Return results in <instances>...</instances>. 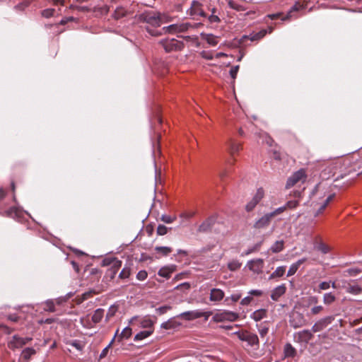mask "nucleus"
I'll use <instances>...</instances> for the list:
<instances>
[{"label":"nucleus","mask_w":362,"mask_h":362,"mask_svg":"<svg viewBox=\"0 0 362 362\" xmlns=\"http://www.w3.org/2000/svg\"><path fill=\"white\" fill-rule=\"evenodd\" d=\"M112 341H113V340H112V341L105 349H103V350L102 351V352L100 354V358H103L107 356L109 349L111 347Z\"/></svg>","instance_id":"e2e57ef3"},{"label":"nucleus","mask_w":362,"mask_h":362,"mask_svg":"<svg viewBox=\"0 0 362 362\" xmlns=\"http://www.w3.org/2000/svg\"><path fill=\"white\" fill-rule=\"evenodd\" d=\"M121 267V260H114L113 264L107 270L105 277L110 280L113 279Z\"/></svg>","instance_id":"4468645a"},{"label":"nucleus","mask_w":362,"mask_h":362,"mask_svg":"<svg viewBox=\"0 0 362 362\" xmlns=\"http://www.w3.org/2000/svg\"><path fill=\"white\" fill-rule=\"evenodd\" d=\"M117 310H118L117 305H111L109 308L107 313L106 314L105 320L109 321L113 316H115V315L116 314Z\"/></svg>","instance_id":"e433bc0d"},{"label":"nucleus","mask_w":362,"mask_h":362,"mask_svg":"<svg viewBox=\"0 0 362 362\" xmlns=\"http://www.w3.org/2000/svg\"><path fill=\"white\" fill-rule=\"evenodd\" d=\"M18 213V210L16 207H11L8 210L6 211V216L9 217H14L17 216Z\"/></svg>","instance_id":"603ef678"},{"label":"nucleus","mask_w":362,"mask_h":362,"mask_svg":"<svg viewBox=\"0 0 362 362\" xmlns=\"http://www.w3.org/2000/svg\"><path fill=\"white\" fill-rule=\"evenodd\" d=\"M36 354V351L33 348H25L21 353V357L27 362L32 356Z\"/></svg>","instance_id":"2f4dec72"},{"label":"nucleus","mask_w":362,"mask_h":362,"mask_svg":"<svg viewBox=\"0 0 362 362\" xmlns=\"http://www.w3.org/2000/svg\"><path fill=\"white\" fill-rule=\"evenodd\" d=\"M334 320V317L332 315L321 318L313 325L312 327V332L315 333L322 331L327 326L330 325Z\"/></svg>","instance_id":"1a4fd4ad"},{"label":"nucleus","mask_w":362,"mask_h":362,"mask_svg":"<svg viewBox=\"0 0 362 362\" xmlns=\"http://www.w3.org/2000/svg\"><path fill=\"white\" fill-rule=\"evenodd\" d=\"M208 20H209V23H218L221 22L220 18L216 14H211V16H209L208 17Z\"/></svg>","instance_id":"052dcab7"},{"label":"nucleus","mask_w":362,"mask_h":362,"mask_svg":"<svg viewBox=\"0 0 362 362\" xmlns=\"http://www.w3.org/2000/svg\"><path fill=\"white\" fill-rule=\"evenodd\" d=\"M141 326L147 329H153V322L148 317H145L141 321Z\"/></svg>","instance_id":"ea45409f"},{"label":"nucleus","mask_w":362,"mask_h":362,"mask_svg":"<svg viewBox=\"0 0 362 362\" xmlns=\"http://www.w3.org/2000/svg\"><path fill=\"white\" fill-rule=\"evenodd\" d=\"M306 261V258H302L298 259L295 263L292 264L288 271L287 276H291L296 274L299 269L300 266Z\"/></svg>","instance_id":"4be33fe9"},{"label":"nucleus","mask_w":362,"mask_h":362,"mask_svg":"<svg viewBox=\"0 0 362 362\" xmlns=\"http://www.w3.org/2000/svg\"><path fill=\"white\" fill-rule=\"evenodd\" d=\"M177 317L186 320H192L201 317L199 310L187 311L180 314Z\"/></svg>","instance_id":"6ab92c4d"},{"label":"nucleus","mask_w":362,"mask_h":362,"mask_svg":"<svg viewBox=\"0 0 362 362\" xmlns=\"http://www.w3.org/2000/svg\"><path fill=\"white\" fill-rule=\"evenodd\" d=\"M286 291V287L285 284H281L280 286H278L275 288H274L271 293V298L274 300L277 301L280 298L281 296H282Z\"/></svg>","instance_id":"f3484780"},{"label":"nucleus","mask_w":362,"mask_h":362,"mask_svg":"<svg viewBox=\"0 0 362 362\" xmlns=\"http://www.w3.org/2000/svg\"><path fill=\"white\" fill-rule=\"evenodd\" d=\"M168 231V228L164 226V225H158L156 233L158 235H165Z\"/></svg>","instance_id":"09e8293b"},{"label":"nucleus","mask_w":362,"mask_h":362,"mask_svg":"<svg viewBox=\"0 0 362 362\" xmlns=\"http://www.w3.org/2000/svg\"><path fill=\"white\" fill-rule=\"evenodd\" d=\"M138 20L141 23H146L157 28L160 27L163 23H169L171 21V18L159 12L146 11L139 15Z\"/></svg>","instance_id":"f257e3e1"},{"label":"nucleus","mask_w":362,"mask_h":362,"mask_svg":"<svg viewBox=\"0 0 362 362\" xmlns=\"http://www.w3.org/2000/svg\"><path fill=\"white\" fill-rule=\"evenodd\" d=\"M234 334L242 341H246L250 346H259V341L258 336L248 330L244 329L234 332Z\"/></svg>","instance_id":"f03ea898"},{"label":"nucleus","mask_w":362,"mask_h":362,"mask_svg":"<svg viewBox=\"0 0 362 362\" xmlns=\"http://www.w3.org/2000/svg\"><path fill=\"white\" fill-rule=\"evenodd\" d=\"M225 293L220 288H212L210 291L209 299L213 302H218L224 298Z\"/></svg>","instance_id":"a211bd4d"},{"label":"nucleus","mask_w":362,"mask_h":362,"mask_svg":"<svg viewBox=\"0 0 362 362\" xmlns=\"http://www.w3.org/2000/svg\"><path fill=\"white\" fill-rule=\"evenodd\" d=\"M175 271V266L172 265L170 267H164L160 269L158 274L165 279H169L171 274Z\"/></svg>","instance_id":"412c9836"},{"label":"nucleus","mask_w":362,"mask_h":362,"mask_svg":"<svg viewBox=\"0 0 362 362\" xmlns=\"http://www.w3.org/2000/svg\"><path fill=\"white\" fill-rule=\"evenodd\" d=\"M239 68H240L239 65H237V66H233L231 68V69L230 70V75L233 80H235L237 76Z\"/></svg>","instance_id":"bf43d9fd"},{"label":"nucleus","mask_w":362,"mask_h":362,"mask_svg":"<svg viewBox=\"0 0 362 362\" xmlns=\"http://www.w3.org/2000/svg\"><path fill=\"white\" fill-rule=\"evenodd\" d=\"M319 250H320L324 254H326L329 252V247L325 244H320L318 247Z\"/></svg>","instance_id":"774afa93"},{"label":"nucleus","mask_w":362,"mask_h":362,"mask_svg":"<svg viewBox=\"0 0 362 362\" xmlns=\"http://www.w3.org/2000/svg\"><path fill=\"white\" fill-rule=\"evenodd\" d=\"M132 335V329L129 327H125L120 335L121 338L129 339Z\"/></svg>","instance_id":"8fccbe9b"},{"label":"nucleus","mask_w":362,"mask_h":362,"mask_svg":"<svg viewBox=\"0 0 362 362\" xmlns=\"http://www.w3.org/2000/svg\"><path fill=\"white\" fill-rule=\"evenodd\" d=\"M319 288L320 290H327L330 288V282L322 281L320 284Z\"/></svg>","instance_id":"338daca9"},{"label":"nucleus","mask_w":362,"mask_h":362,"mask_svg":"<svg viewBox=\"0 0 362 362\" xmlns=\"http://www.w3.org/2000/svg\"><path fill=\"white\" fill-rule=\"evenodd\" d=\"M267 322L262 323L259 325H257L258 327V331L262 337L266 336L269 332V327L266 325Z\"/></svg>","instance_id":"a19ab883"},{"label":"nucleus","mask_w":362,"mask_h":362,"mask_svg":"<svg viewBox=\"0 0 362 362\" xmlns=\"http://www.w3.org/2000/svg\"><path fill=\"white\" fill-rule=\"evenodd\" d=\"M306 179L305 171L303 169H300L296 173H294L287 180L286 187L290 188L298 182H304Z\"/></svg>","instance_id":"0eeeda50"},{"label":"nucleus","mask_w":362,"mask_h":362,"mask_svg":"<svg viewBox=\"0 0 362 362\" xmlns=\"http://www.w3.org/2000/svg\"><path fill=\"white\" fill-rule=\"evenodd\" d=\"M153 329L141 331L135 335L134 339L136 341L143 340V339L147 338L148 337H149L150 335H151L153 334Z\"/></svg>","instance_id":"c756f323"},{"label":"nucleus","mask_w":362,"mask_h":362,"mask_svg":"<svg viewBox=\"0 0 362 362\" xmlns=\"http://www.w3.org/2000/svg\"><path fill=\"white\" fill-rule=\"evenodd\" d=\"M166 52L180 49L181 43L175 39L165 40L160 42Z\"/></svg>","instance_id":"ddd939ff"},{"label":"nucleus","mask_w":362,"mask_h":362,"mask_svg":"<svg viewBox=\"0 0 362 362\" xmlns=\"http://www.w3.org/2000/svg\"><path fill=\"white\" fill-rule=\"evenodd\" d=\"M32 340L30 337H20L17 335H14L12 339L8 342V346L11 349H16L22 347L25 345L28 342Z\"/></svg>","instance_id":"9d476101"},{"label":"nucleus","mask_w":362,"mask_h":362,"mask_svg":"<svg viewBox=\"0 0 362 362\" xmlns=\"http://www.w3.org/2000/svg\"><path fill=\"white\" fill-rule=\"evenodd\" d=\"M252 297L247 296L241 300L240 304L242 305H248L252 302Z\"/></svg>","instance_id":"69168bd1"},{"label":"nucleus","mask_w":362,"mask_h":362,"mask_svg":"<svg viewBox=\"0 0 362 362\" xmlns=\"http://www.w3.org/2000/svg\"><path fill=\"white\" fill-rule=\"evenodd\" d=\"M45 307L44 310L47 312L54 313L56 311L54 303L52 300H48L45 303Z\"/></svg>","instance_id":"79ce46f5"},{"label":"nucleus","mask_w":362,"mask_h":362,"mask_svg":"<svg viewBox=\"0 0 362 362\" xmlns=\"http://www.w3.org/2000/svg\"><path fill=\"white\" fill-rule=\"evenodd\" d=\"M286 209V206L284 205V206L279 207L274 210V211L269 213V214L272 216V218L276 216V215H279L281 213H283Z\"/></svg>","instance_id":"4d7b16f0"},{"label":"nucleus","mask_w":362,"mask_h":362,"mask_svg":"<svg viewBox=\"0 0 362 362\" xmlns=\"http://www.w3.org/2000/svg\"><path fill=\"white\" fill-rule=\"evenodd\" d=\"M114 260H119L117 258H105L103 260V266H110L111 267L113 264Z\"/></svg>","instance_id":"680f3d73"},{"label":"nucleus","mask_w":362,"mask_h":362,"mask_svg":"<svg viewBox=\"0 0 362 362\" xmlns=\"http://www.w3.org/2000/svg\"><path fill=\"white\" fill-rule=\"evenodd\" d=\"M264 197V191L263 188L260 187L257 189L252 199L246 204L245 210L247 212L252 211L255 208V206L259 203V202L263 199Z\"/></svg>","instance_id":"6e6552de"},{"label":"nucleus","mask_w":362,"mask_h":362,"mask_svg":"<svg viewBox=\"0 0 362 362\" xmlns=\"http://www.w3.org/2000/svg\"><path fill=\"white\" fill-rule=\"evenodd\" d=\"M201 25H202L201 23H197L194 25H192V24H190L189 23L172 24L169 26L163 27V30L165 33L175 34L177 33H182V32L187 31L189 28L198 27Z\"/></svg>","instance_id":"39448f33"},{"label":"nucleus","mask_w":362,"mask_h":362,"mask_svg":"<svg viewBox=\"0 0 362 362\" xmlns=\"http://www.w3.org/2000/svg\"><path fill=\"white\" fill-rule=\"evenodd\" d=\"M194 215H195V212H194V211H192V212H186L185 211V212H182L180 214V217L186 218V219H189V218H192Z\"/></svg>","instance_id":"0e129e2a"},{"label":"nucleus","mask_w":362,"mask_h":362,"mask_svg":"<svg viewBox=\"0 0 362 362\" xmlns=\"http://www.w3.org/2000/svg\"><path fill=\"white\" fill-rule=\"evenodd\" d=\"M105 310L102 308H98L94 311L91 320L94 324L99 323L104 317Z\"/></svg>","instance_id":"393cba45"},{"label":"nucleus","mask_w":362,"mask_h":362,"mask_svg":"<svg viewBox=\"0 0 362 362\" xmlns=\"http://www.w3.org/2000/svg\"><path fill=\"white\" fill-rule=\"evenodd\" d=\"M176 216H171L169 215H162L160 220L166 223H171L176 220Z\"/></svg>","instance_id":"49530a36"},{"label":"nucleus","mask_w":362,"mask_h":362,"mask_svg":"<svg viewBox=\"0 0 362 362\" xmlns=\"http://www.w3.org/2000/svg\"><path fill=\"white\" fill-rule=\"evenodd\" d=\"M148 276V274L145 270L139 271L136 274V279L139 281L145 280Z\"/></svg>","instance_id":"5fc2aeb1"},{"label":"nucleus","mask_w":362,"mask_h":362,"mask_svg":"<svg viewBox=\"0 0 362 362\" xmlns=\"http://www.w3.org/2000/svg\"><path fill=\"white\" fill-rule=\"evenodd\" d=\"M55 10L54 8H46L42 11V16L45 18H49L54 15Z\"/></svg>","instance_id":"3c124183"},{"label":"nucleus","mask_w":362,"mask_h":362,"mask_svg":"<svg viewBox=\"0 0 362 362\" xmlns=\"http://www.w3.org/2000/svg\"><path fill=\"white\" fill-rule=\"evenodd\" d=\"M344 288H346L347 293L358 295L362 292V288L358 284H351L349 283L347 284V286H344Z\"/></svg>","instance_id":"b1692460"},{"label":"nucleus","mask_w":362,"mask_h":362,"mask_svg":"<svg viewBox=\"0 0 362 362\" xmlns=\"http://www.w3.org/2000/svg\"><path fill=\"white\" fill-rule=\"evenodd\" d=\"M179 325H180V323H178L173 319H170V320H168L167 322H163L161 325V327L165 329H174V328L178 327Z\"/></svg>","instance_id":"473e14b6"},{"label":"nucleus","mask_w":362,"mask_h":362,"mask_svg":"<svg viewBox=\"0 0 362 362\" xmlns=\"http://www.w3.org/2000/svg\"><path fill=\"white\" fill-rule=\"evenodd\" d=\"M345 272L347 273V274L349 276H356L357 274H358L359 273H361V270L360 269H357V268H351V269H347Z\"/></svg>","instance_id":"864d4df0"},{"label":"nucleus","mask_w":362,"mask_h":362,"mask_svg":"<svg viewBox=\"0 0 362 362\" xmlns=\"http://www.w3.org/2000/svg\"><path fill=\"white\" fill-rule=\"evenodd\" d=\"M249 269L255 273L259 274L262 272L264 260L262 259H252L248 262Z\"/></svg>","instance_id":"dca6fc26"},{"label":"nucleus","mask_w":362,"mask_h":362,"mask_svg":"<svg viewBox=\"0 0 362 362\" xmlns=\"http://www.w3.org/2000/svg\"><path fill=\"white\" fill-rule=\"evenodd\" d=\"M285 357L294 358L296 356V349L289 343H287L284 346Z\"/></svg>","instance_id":"bb28decb"},{"label":"nucleus","mask_w":362,"mask_h":362,"mask_svg":"<svg viewBox=\"0 0 362 362\" xmlns=\"http://www.w3.org/2000/svg\"><path fill=\"white\" fill-rule=\"evenodd\" d=\"M154 250L156 254H158L161 256H168L173 251L172 247L165 246H156Z\"/></svg>","instance_id":"7c9ffc66"},{"label":"nucleus","mask_w":362,"mask_h":362,"mask_svg":"<svg viewBox=\"0 0 362 362\" xmlns=\"http://www.w3.org/2000/svg\"><path fill=\"white\" fill-rule=\"evenodd\" d=\"M334 197V194H330L324 202L323 204L317 210L315 216H318L319 214H322L323 211L325 209V208L327 206L329 203L333 199Z\"/></svg>","instance_id":"c9c22d12"},{"label":"nucleus","mask_w":362,"mask_h":362,"mask_svg":"<svg viewBox=\"0 0 362 362\" xmlns=\"http://www.w3.org/2000/svg\"><path fill=\"white\" fill-rule=\"evenodd\" d=\"M284 242L283 240L276 241L271 247L270 250L274 253H278L283 250Z\"/></svg>","instance_id":"72a5a7b5"},{"label":"nucleus","mask_w":362,"mask_h":362,"mask_svg":"<svg viewBox=\"0 0 362 362\" xmlns=\"http://www.w3.org/2000/svg\"><path fill=\"white\" fill-rule=\"evenodd\" d=\"M297 341L299 343H308L313 337V334L309 329H304L296 334Z\"/></svg>","instance_id":"2eb2a0df"},{"label":"nucleus","mask_w":362,"mask_h":362,"mask_svg":"<svg viewBox=\"0 0 362 362\" xmlns=\"http://www.w3.org/2000/svg\"><path fill=\"white\" fill-rule=\"evenodd\" d=\"M324 307L322 305H316L311 309V314L316 315L323 311Z\"/></svg>","instance_id":"13d9d810"},{"label":"nucleus","mask_w":362,"mask_h":362,"mask_svg":"<svg viewBox=\"0 0 362 362\" xmlns=\"http://www.w3.org/2000/svg\"><path fill=\"white\" fill-rule=\"evenodd\" d=\"M306 8L307 3L305 1L299 0L291 6L287 14L281 18V20L287 21L292 18H297L298 17L297 13L305 9Z\"/></svg>","instance_id":"20e7f679"},{"label":"nucleus","mask_w":362,"mask_h":362,"mask_svg":"<svg viewBox=\"0 0 362 362\" xmlns=\"http://www.w3.org/2000/svg\"><path fill=\"white\" fill-rule=\"evenodd\" d=\"M272 218L269 213L266 214L255 222L253 228L257 230L266 228L270 225Z\"/></svg>","instance_id":"f8f14e48"},{"label":"nucleus","mask_w":362,"mask_h":362,"mask_svg":"<svg viewBox=\"0 0 362 362\" xmlns=\"http://www.w3.org/2000/svg\"><path fill=\"white\" fill-rule=\"evenodd\" d=\"M267 33V30H266V29L262 30L259 32L254 34L251 37L250 40L252 41L259 40L262 39V37H264Z\"/></svg>","instance_id":"c03bdc74"},{"label":"nucleus","mask_w":362,"mask_h":362,"mask_svg":"<svg viewBox=\"0 0 362 362\" xmlns=\"http://www.w3.org/2000/svg\"><path fill=\"white\" fill-rule=\"evenodd\" d=\"M188 13L192 16H200L202 17H206V13L202 8V4L197 0L192 1Z\"/></svg>","instance_id":"9b49d317"},{"label":"nucleus","mask_w":362,"mask_h":362,"mask_svg":"<svg viewBox=\"0 0 362 362\" xmlns=\"http://www.w3.org/2000/svg\"><path fill=\"white\" fill-rule=\"evenodd\" d=\"M228 4L230 8H233L238 11H244L246 10L245 7H244L243 5H240L232 0L228 1Z\"/></svg>","instance_id":"58836bf2"},{"label":"nucleus","mask_w":362,"mask_h":362,"mask_svg":"<svg viewBox=\"0 0 362 362\" xmlns=\"http://www.w3.org/2000/svg\"><path fill=\"white\" fill-rule=\"evenodd\" d=\"M242 264L238 260H232L228 262V268L230 271H236L239 269L241 267Z\"/></svg>","instance_id":"37998d69"},{"label":"nucleus","mask_w":362,"mask_h":362,"mask_svg":"<svg viewBox=\"0 0 362 362\" xmlns=\"http://www.w3.org/2000/svg\"><path fill=\"white\" fill-rule=\"evenodd\" d=\"M202 37L212 46H216L218 43V37L212 34L202 33Z\"/></svg>","instance_id":"cd10ccee"},{"label":"nucleus","mask_w":362,"mask_h":362,"mask_svg":"<svg viewBox=\"0 0 362 362\" xmlns=\"http://www.w3.org/2000/svg\"><path fill=\"white\" fill-rule=\"evenodd\" d=\"M130 274L131 269L129 267H125L119 273V277L122 279H127L130 276Z\"/></svg>","instance_id":"a18cd8bd"},{"label":"nucleus","mask_w":362,"mask_h":362,"mask_svg":"<svg viewBox=\"0 0 362 362\" xmlns=\"http://www.w3.org/2000/svg\"><path fill=\"white\" fill-rule=\"evenodd\" d=\"M267 311L265 309H259L255 310L252 313L251 318H252L256 322L260 321L262 319L267 316Z\"/></svg>","instance_id":"a878e982"},{"label":"nucleus","mask_w":362,"mask_h":362,"mask_svg":"<svg viewBox=\"0 0 362 362\" xmlns=\"http://www.w3.org/2000/svg\"><path fill=\"white\" fill-rule=\"evenodd\" d=\"M336 300V297L332 293H327L323 296V303L325 305H331Z\"/></svg>","instance_id":"f704fd0d"},{"label":"nucleus","mask_w":362,"mask_h":362,"mask_svg":"<svg viewBox=\"0 0 362 362\" xmlns=\"http://www.w3.org/2000/svg\"><path fill=\"white\" fill-rule=\"evenodd\" d=\"M286 266H281L277 267L276 270L271 274V275L269 277V279L271 280L275 278L282 277L286 272Z\"/></svg>","instance_id":"c85d7f7f"},{"label":"nucleus","mask_w":362,"mask_h":362,"mask_svg":"<svg viewBox=\"0 0 362 362\" xmlns=\"http://www.w3.org/2000/svg\"><path fill=\"white\" fill-rule=\"evenodd\" d=\"M127 11L124 7H117L114 12L113 17L115 19H119L126 15Z\"/></svg>","instance_id":"4c0bfd02"},{"label":"nucleus","mask_w":362,"mask_h":362,"mask_svg":"<svg viewBox=\"0 0 362 362\" xmlns=\"http://www.w3.org/2000/svg\"><path fill=\"white\" fill-rule=\"evenodd\" d=\"M289 324L296 329L304 326L306 324V320L301 313L293 310L289 315Z\"/></svg>","instance_id":"423d86ee"},{"label":"nucleus","mask_w":362,"mask_h":362,"mask_svg":"<svg viewBox=\"0 0 362 362\" xmlns=\"http://www.w3.org/2000/svg\"><path fill=\"white\" fill-rule=\"evenodd\" d=\"M238 318L239 315L237 313L229 310H221L214 315L212 321L214 322H234Z\"/></svg>","instance_id":"7ed1b4c3"},{"label":"nucleus","mask_w":362,"mask_h":362,"mask_svg":"<svg viewBox=\"0 0 362 362\" xmlns=\"http://www.w3.org/2000/svg\"><path fill=\"white\" fill-rule=\"evenodd\" d=\"M214 222L212 218H207L199 226L197 231L199 233H207L210 231L214 225Z\"/></svg>","instance_id":"aec40b11"},{"label":"nucleus","mask_w":362,"mask_h":362,"mask_svg":"<svg viewBox=\"0 0 362 362\" xmlns=\"http://www.w3.org/2000/svg\"><path fill=\"white\" fill-rule=\"evenodd\" d=\"M285 206H286V209H294L298 206V200L288 201L286 202Z\"/></svg>","instance_id":"6e6d98bb"},{"label":"nucleus","mask_w":362,"mask_h":362,"mask_svg":"<svg viewBox=\"0 0 362 362\" xmlns=\"http://www.w3.org/2000/svg\"><path fill=\"white\" fill-rule=\"evenodd\" d=\"M261 245H262V242H259V243L255 244L253 247H252L250 248H248L245 251V254L246 255H250V254H251V253H252L254 252L258 251L260 249Z\"/></svg>","instance_id":"de8ad7c7"},{"label":"nucleus","mask_w":362,"mask_h":362,"mask_svg":"<svg viewBox=\"0 0 362 362\" xmlns=\"http://www.w3.org/2000/svg\"><path fill=\"white\" fill-rule=\"evenodd\" d=\"M228 145L229 152L232 156H233L235 153H238L242 149V144L236 142L233 139L229 141Z\"/></svg>","instance_id":"5701e85b"}]
</instances>
